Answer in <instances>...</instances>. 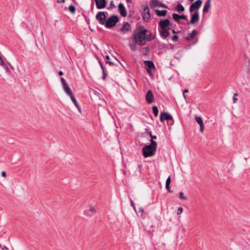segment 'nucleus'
Returning <instances> with one entry per match:
<instances>
[{"mask_svg": "<svg viewBox=\"0 0 250 250\" xmlns=\"http://www.w3.org/2000/svg\"><path fill=\"white\" fill-rule=\"evenodd\" d=\"M131 38L139 45H143L146 42L151 41L153 38L152 34L143 26H140L138 30L134 32Z\"/></svg>", "mask_w": 250, "mask_h": 250, "instance_id": "f257e3e1", "label": "nucleus"}, {"mask_svg": "<svg viewBox=\"0 0 250 250\" xmlns=\"http://www.w3.org/2000/svg\"><path fill=\"white\" fill-rule=\"evenodd\" d=\"M170 24V22L168 19L162 20L159 21V25L160 27L159 32L162 39H165L168 36L169 34V26Z\"/></svg>", "mask_w": 250, "mask_h": 250, "instance_id": "f03ea898", "label": "nucleus"}, {"mask_svg": "<svg viewBox=\"0 0 250 250\" xmlns=\"http://www.w3.org/2000/svg\"><path fill=\"white\" fill-rule=\"evenodd\" d=\"M151 144L146 146L143 148V153L144 157L147 158L155 155L156 148L157 143L154 140H150Z\"/></svg>", "mask_w": 250, "mask_h": 250, "instance_id": "7ed1b4c3", "label": "nucleus"}, {"mask_svg": "<svg viewBox=\"0 0 250 250\" xmlns=\"http://www.w3.org/2000/svg\"><path fill=\"white\" fill-rule=\"evenodd\" d=\"M160 120L161 122L165 120L167 121V125H173L174 122L172 116L166 112H161L160 114Z\"/></svg>", "mask_w": 250, "mask_h": 250, "instance_id": "20e7f679", "label": "nucleus"}, {"mask_svg": "<svg viewBox=\"0 0 250 250\" xmlns=\"http://www.w3.org/2000/svg\"><path fill=\"white\" fill-rule=\"evenodd\" d=\"M119 21V18L117 16L113 15L107 19L105 22L106 27L110 28L114 26Z\"/></svg>", "mask_w": 250, "mask_h": 250, "instance_id": "39448f33", "label": "nucleus"}, {"mask_svg": "<svg viewBox=\"0 0 250 250\" xmlns=\"http://www.w3.org/2000/svg\"><path fill=\"white\" fill-rule=\"evenodd\" d=\"M143 18L146 22H148L151 19L149 9L147 5L144 6L143 9Z\"/></svg>", "mask_w": 250, "mask_h": 250, "instance_id": "423d86ee", "label": "nucleus"}, {"mask_svg": "<svg viewBox=\"0 0 250 250\" xmlns=\"http://www.w3.org/2000/svg\"><path fill=\"white\" fill-rule=\"evenodd\" d=\"M150 6L152 9H155L159 7L167 8V6L165 5L164 3H161L159 0H151L150 2Z\"/></svg>", "mask_w": 250, "mask_h": 250, "instance_id": "0eeeda50", "label": "nucleus"}, {"mask_svg": "<svg viewBox=\"0 0 250 250\" xmlns=\"http://www.w3.org/2000/svg\"><path fill=\"white\" fill-rule=\"evenodd\" d=\"M202 1L201 0H197L193 3L189 7V11L190 13L193 12L195 10H198L201 6Z\"/></svg>", "mask_w": 250, "mask_h": 250, "instance_id": "6e6552de", "label": "nucleus"}, {"mask_svg": "<svg viewBox=\"0 0 250 250\" xmlns=\"http://www.w3.org/2000/svg\"><path fill=\"white\" fill-rule=\"evenodd\" d=\"M96 19L101 24H104L105 22L106 15L104 12H99L96 15Z\"/></svg>", "mask_w": 250, "mask_h": 250, "instance_id": "1a4fd4ad", "label": "nucleus"}, {"mask_svg": "<svg viewBox=\"0 0 250 250\" xmlns=\"http://www.w3.org/2000/svg\"><path fill=\"white\" fill-rule=\"evenodd\" d=\"M131 27L130 24L128 22L124 23L120 29L121 32L123 34H126L131 31Z\"/></svg>", "mask_w": 250, "mask_h": 250, "instance_id": "9d476101", "label": "nucleus"}, {"mask_svg": "<svg viewBox=\"0 0 250 250\" xmlns=\"http://www.w3.org/2000/svg\"><path fill=\"white\" fill-rule=\"evenodd\" d=\"M146 100L149 104H152L154 102V97L151 90H149L146 92Z\"/></svg>", "mask_w": 250, "mask_h": 250, "instance_id": "9b49d317", "label": "nucleus"}, {"mask_svg": "<svg viewBox=\"0 0 250 250\" xmlns=\"http://www.w3.org/2000/svg\"><path fill=\"white\" fill-rule=\"evenodd\" d=\"M199 21V14L198 11H195V13L191 16V18L190 21L188 23L189 24H194L198 22Z\"/></svg>", "mask_w": 250, "mask_h": 250, "instance_id": "f8f14e48", "label": "nucleus"}, {"mask_svg": "<svg viewBox=\"0 0 250 250\" xmlns=\"http://www.w3.org/2000/svg\"><path fill=\"white\" fill-rule=\"evenodd\" d=\"M95 1L98 9H101L105 7L106 5V0H95Z\"/></svg>", "mask_w": 250, "mask_h": 250, "instance_id": "ddd939ff", "label": "nucleus"}, {"mask_svg": "<svg viewBox=\"0 0 250 250\" xmlns=\"http://www.w3.org/2000/svg\"><path fill=\"white\" fill-rule=\"evenodd\" d=\"M118 9L120 14L123 16V17H126L127 15V12L126 10L124 7L123 3H119L118 5Z\"/></svg>", "mask_w": 250, "mask_h": 250, "instance_id": "4468645a", "label": "nucleus"}, {"mask_svg": "<svg viewBox=\"0 0 250 250\" xmlns=\"http://www.w3.org/2000/svg\"><path fill=\"white\" fill-rule=\"evenodd\" d=\"M63 90L65 92V93L69 96L70 97L73 95L72 91L70 89L69 85L68 84H65L64 85L62 86Z\"/></svg>", "mask_w": 250, "mask_h": 250, "instance_id": "2eb2a0df", "label": "nucleus"}, {"mask_svg": "<svg viewBox=\"0 0 250 250\" xmlns=\"http://www.w3.org/2000/svg\"><path fill=\"white\" fill-rule=\"evenodd\" d=\"M211 6V0H207L205 3V5L203 10L204 13H208L209 9Z\"/></svg>", "mask_w": 250, "mask_h": 250, "instance_id": "dca6fc26", "label": "nucleus"}, {"mask_svg": "<svg viewBox=\"0 0 250 250\" xmlns=\"http://www.w3.org/2000/svg\"><path fill=\"white\" fill-rule=\"evenodd\" d=\"M145 63L146 66L148 68L147 71L149 73H150L149 69H155L154 64L151 61H145Z\"/></svg>", "mask_w": 250, "mask_h": 250, "instance_id": "f3484780", "label": "nucleus"}, {"mask_svg": "<svg viewBox=\"0 0 250 250\" xmlns=\"http://www.w3.org/2000/svg\"><path fill=\"white\" fill-rule=\"evenodd\" d=\"M197 34V31L195 30H193L192 31L190 35L187 37V39L189 41L192 40L195 38Z\"/></svg>", "mask_w": 250, "mask_h": 250, "instance_id": "a211bd4d", "label": "nucleus"}, {"mask_svg": "<svg viewBox=\"0 0 250 250\" xmlns=\"http://www.w3.org/2000/svg\"><path fill=\"white\" fill-rule=\"evenodd\" d=\"M170 182H171V178H170V176H169L166 181V188L168 192H169L170 193H172V192H173V191L171 190L169 188V185H170Z\"/></svg>", "mask_w": 250, "mask_h": 250, "instance_id": "6ab92c4d", "label": "nucleus"}, {"mask_svg": "<svg viewBox=\"0 0 250 250\" xmlns=\"http://www.w3.org/2000/svg\"><path fill=\"white\" fill-rule=\"evenodd\" d=\"M155 12L157 16L159 17H164L167 14V11L166 10H156Z\"/></svg>", "mask_w": 250, "mask_h": 250, "instance_id": "aec40b11", "label": "nucleus"}, {"mask_svg": "<svg viewBox=\"0 0 250 250\" xmlns=\"http://www.w3.org/2000/svg\"><path fill=\"white\" fill-rule=\"evenodd\" d=\"M175 10L178 12H183L185 11L184 7L181 4H178L175 8Z\"/></svg>", "mask_w": 250, "mask_h": 250, "instance_id": "412c9836", "label": "nucleus"}, {"mask_svg": "<svg viewBox=\"0 0 250 250\" xmlns=\"http://www.w3.org/2000/svg\"><path fill=\"white\" fill-rule=\"evenodd\" d=\"M136 44L137 43H135V42H130L129 43L130 47L132 51H134L136 50V49H137Z\"/></svg>", "mask_w": 250, "mask_h": 250, "instance_id": "4be33fe9", "label": "nucleus"}, {"mask_svg": "<svg viewBox=\"0 0 250 250\" xmlns=\"http://www.w3.org/2000/svg\"><path fill=\"white\" fill-rule=\"evenodd\" d=\"M105 59H106V63H108L111 65L115 64V63L113 61H110V57L109 56H107V55L105 57Z\"/></svg>", "mask_w": 250, "mask_h": 250, "instance_id": "5701e85b", "label": "nucleus"}, {"mask_svg": "<svg viewBox=\"0 0 250 250\" xmlns=\"http://www.w3.org/2000/svg\"><path fill=\"white\" fill-rule=\"evenodd\" d=\"M70 98L72 100V101L73 102V103L77 107V108L80 110V106H79V104H78V103H77L75 98L74 97V95L72 96H71Z\"/></svg>", "mask_w": 250, "mask_h": 250, "instance_id": "b1692460", "label": "nucleus"}, {"mask_svg": "<svg viewBox=\"0 0 250 250\" xmlns=\"http://www.w3.org/2000/svg\"><path fill=\"white\" fill-rule=\"evenodd\" d=\"M173 19L177 22L180 23V17L179 15L174 13L172 14Z\"/></svg>", "mask_w": 250, "mask_h": 250, "instance_id": "393cba45", "label": "nucleus"}, {"mask_svg": "<svg viewBox=\"0 0 250 250\" xmlns=\"http://www.w3.org/2000/svg\"><path fill=\"white\" fill-rule=\"evenodd\" d=\"M152 111L153 114L155 117H157L158 115V109L156 106H153L152 107Z\"/></svg>", "mask_w": 250, "mask_h": 250, "instance_id": "a878e982", "label": "nucleus"}, {"mask_svg": "<svg viewBox=\"0 0 250 250\" xmlns=\"http://www.w3.org/2000/svg\"><path fill=\"white\" fill-rule=\"evenodd\" d=\"M195 120L199 125H203L202 119L200 117L196 116Z\"/></svg>", "mask_w": 250, "mask_h": 250, "instance_id": "bb28decb", "label": "nucleus"}, {"mask_svg": "<svg viewBox=\"0 0 250 250\" xmlns=\"http://www.w3.org/2000/svg\"><path fill=\"white\" fill-rule=\"evenodd\" d=\"M100 64L101 65V67L103 70V78L104 80H105L106 79V74H105V68L104 67V66H103V64L102 63V62H100Z\"/></svg>", "mask_w": 250, "mask_h": 250, "instance_id": "cd10ccee", "label": "nucleus"}, {"mask_svg": "<svg viewBox=\"0 0 250 250\" xmlns=\"http://www.w3.org/2000/svg\"><path fill=\"white\" fill-rule=\"evenodd\" d=\"M179 198L181 200H187V198L184 195V193L182 191L179 192Z\"/></svg>", "mask_w": 250, "mask_h": 250, "instance_id": "c85d7f7f", "label": "nucleus"}, {"mask_svg": "<svg viewBox=\"0 0 250 250\" xmlns=\"http://www.w3.org/2000/svg\"><path fill=\"white\" fill-rule=\"evenodd\" d=\"M68 9L71 13H74L76 12L75 7L73 5H70L68 7Z\"/></svg>", "mask_w": 250, "mask_h": 250, "instance_id": "c756f323", "label": "nucleus"}, {"mask_svg": "<svg viewBox=\"0 0 250 250\" xmlns=\"http://www.w3.org/2000/svg\"><path fill=\"white\" fill-rule=\"evenodd\" d=\"M88 210H89V212H90L91 213V214H92V215L93 214H95L96 212V209L91 206L90 207V208L88 209Z\"/></svg>", "mask_w": 250, "mask_h": 250, "instance_id": "7c9ffc66", "label": "nucleus"}, {"mask_svg": "<svg viewBox=\"0 0 250 250\" xmlns=\"http://www.w3.org/2000/svg\"><path fill=\"white\" fill-rule=\"evenodd\" d=\"M84 213L85 215H86L87 216H92V214H91V213L90 212H89V210H88V209L84 210Z\"/></svg>", "mask_w": 250, "mask_h": 250, "instance_id": "2f4dec72", "label": "nucleus"}, {"mask_svg": "<svg viewBox=\"0 0 250 250\" xmlns=\"http://www.w3.org/2000/svg\"><path fill=\"white\" fill-rule=\"evenodd\" d=\"M171 40L173 42H176L178 41V36L177 35H174L172 38Z\"/></svg>", "mask_w": 250, "mask_h": 250, "instance_id": "473e14b6", "label": "nucleus"}, {"mask_svg": "<svg viewBox=\"0 0 250 250\" xmlns=\"http://www.w3.org/2000/svg\"><path fill=\"white\" fill-rule=\"evenodd\" d=\"M183 211V208L182 207H180L178 208L177 214V215H179L181 214Z\"/></svg>", "mask_w": 250, "mask_h": 250, "instance_id": "72a5a7b5", "label": "nucleus"}, {"mask_svg": "<svg viewBox=\"0 0 250 250\" xmlns=\"http://www.w3.org/2000/svg\"><path fill=\"white\" fill-rule=\"evenodd\" d=\"M180 19H183L184 20H188V17L185 15H179Z\"/></svg>", "mask_w": 250, "mask_h": 250, "instance_id": "f704fd0d", "label": "nucleus"}, {"mask_svg": "<svg viewBox=\"0 0 250 250\" xmlns=\"http://www.w3.org/2000/svg\"><path fill=\"white\" fill-rule=\"evenodd\" d=\"M149 134L151 138V140H153V139H156L157 138V136L155 135H152L151 132H149Z\"/></svg>", "mask_w": 250, "mask_h": 250, "instance_id": "c9c22d12", "label": "nucleus"}, {"mask_svg": "<svg viewBox=\"0 0 250 250\" xmlns=\"http://www.w3.org/2000/svg\"><path fill=\"white\" fill-rule=\"evenodd\" d=\"M61 82H62V86L64 85L65 84H67L65 80L63 78H61Z\"/></svg>", "mask_w": 250, "mask_h": 250, "instance_id": "e433bc0d", "label": "nucleus"}, {"mask_svg": "<svg viewBox=\"0 0 250 250\" xmlns=\"http://www.w3.org/2000/svg\"><path fill=\"white\" fill-rule=\"evenodd\" d=\"M188 92V89H185V90H184V91H183V97H184V98L185 99H186V96H185V93H187V92Z\"/></svg>", "mask_w": 250, "mask_h": 250, "instance_id": "4c0bfd02", "label": "nucleus"}, {"mask_svg": "<svg viewBox=\"0 0 250 250\" xmlns=\"http://www.w3.org/2000/svg\"><path fill=\"white\" fill-rule=\"evenodd\" d=\"M200 131L201 133H203L204 130V126H200Z\"/></svg>", "mask_w": 250, "mask_h": 250, "instance_id": "58836bf2", "label": "nucleus"}, {"mask_svg": "<svg viewBox=\"0 0 250 250\" xmlns=\"http://www.w3.org/2000/svg\"><path fill=\"white\" fill-rule=\"evenodd\" d=\"M139 211L140 212H141L142 213H143L144 212V209L143 208H139Z\"/></svg>", "mask_w": 250, "mask_h": 250, "instance_id": "ea45409f", "label": "nucleus"}, {"mask_svg": "<svg viewBox=\"0 0 250 250\" xmlns=\"http://www.w3.org/2000/svg\"><path fill=\"white\" fill-rule=\"evenodd\" d=\"M56 2L57 3H64L65 2V0H57Z\"/></svg>", "mask_w": 250, "mask_h": 250, "instance_id": "a19ab883", "label": "nucleus"}, {"mask_svg": "<svg viewBox=\"0 0 250 250\" xmlns=\"http://www.w3.org/2000/svg\"><path fill=\"white\" fill-rule=\"evenodd\" d=\"M6 173L5 171H3L1 172V176L2 177H6Z\"/></svg>", "mask_w": 250, "mask_h": 250, "instance_id": "79ce46f5", "label": "nucleus"}, {"mask_svg": "<svg viewBox=\"0 0 250 250\" xmlns=\"http://www.w3.org/2000/svg\"><path fill=\"white\" fill-rule=\"evenodd\" d=\"M237 101V98L236 97H233V103H236Z\"/></svg>", "mask_w": 250, "mask_h": 250, "instance_id": "37998d69", "label": "nucleus"}, {"mask_svg": "<svg viewBox=\"0 0 250 250\" xmlns=\"http://www.w3.org/2000/svg\"><path fill=\"white\" fill-rule=\"evenodd\" d=\"M131 205L132 206V207H133L134 209H135V206L134 203L132 201H131Z\"/></svg>", "mask_w": 250, "mask_h": 250, "instance_id": "c03bdc74", "label": "nucleus"}, {"mask_svg": "<svg viewBox=\"0 0 250 250\" xmlns=\"http://www.w3.org/2000/svg\"><path fill=\"white\" fill-rule=\"evenodd\" d=\"M5 70H6V71H10L9 69L8 68V67L7 66H5Z\"/></svg>", "mask_w": 250, "mask_h": 250, "instance_id": "a18cd8bd", "label": "nucleus"}, {"mask_svg": "<svg viewBox=\"0 0 250 250\" xmlns=\"http://www.w3.org/2000/svg\"><path fill=\"white\" fill-rule=\"evenodd\" d=\"M58 74H59V75H62L63 74V73H62V71H59V72H58Z\"/></svg>", "mask_w": 250, "mask_h": 250, "instance_id": "49530a36", "label": "nucleus"}, {"mask_svg": "<svg viewBox=\"0 0 250 250\" xmlns=\"http://www.w3.org/2000/svg\"><path fill=\"white\" fill-rule=\"evenodd\" d=\"M238 96V94L237 93H235L234 94V97H235Z\"/></svg>", "mask_w": 250, "mask_h": 250, "instance_id": "de8ad7c7", "label": "nucleus"}, {"mask_svg": "<svg viewBox=\"0 0 250 250\" xmlns=\"http://www.w3.org/2000/svg\"><path fill=\"white\" fill-rule=\"evenodd\" d=\"M126 1L127 2L129 3V2H130L131 1V0H126Z\"/></svg>", "mask_w": 250, "mask_h": 250, "instance_id": "09e8293b", "label": "nucleus"}, {"mask_svg": "<svg viewBox=\"0 0 250 250\" xmlns=\"http://www.w3.org/2000/svg\"><path fill=\"white\" fill-rule=\"evenodd\" d=\"M190 1H193L194 0H189Z\"/></svg>", "mask_w": 250, "mask_h": 250, "instance_id": "8fccbe9b", "label": "nucleus"}, {"mask_svg": "<svg viewBox=\"0 0 250 250\" xmlns=\"http://www.w3.org/2000/svg\"><path fill=\"white\" fill-rule=\"evenodd\" d=\"M173 32L174 33H175V31L174 30H173Z\"/></svg>", "mask_w": 250, "mask_h": 250, "instance_id": "3c124183", "label": "nucleus"}, {"mask_svg": "<svg viewBox=\"0 0 250 250\" xmlns=\"http://www.w3.org/2000/svg\"><path fill=\"white\" fill-rule=\"evenodd\" d=\"M170 129H171V127H170L169 128V130H170Z\"/></svg>", "mask_w": 250, "mask_h": 250, "instance_id": "603ef678", "label": "nucleus"}]
</instances>
